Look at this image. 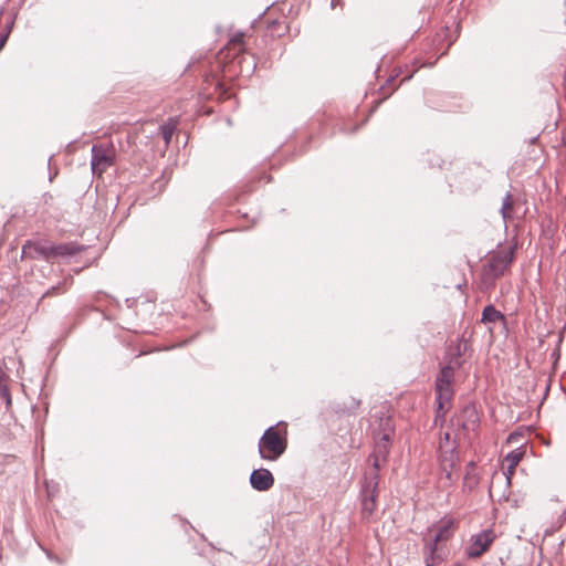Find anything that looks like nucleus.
<instances>
[{"label": "nucleus", "mask_w": 566, "mask_h": 566, "mask_svg": "<svg viewBox=\"0 0 566 566\" xmlns=\"http://www.w3.org/2000/svg\"><path fill=\"white\" fill-rule=\"evenodd\" d=\"M245 52L244 33H235L221 49L205 76L201 94L208 99L226 101L232 93L231 82L241 74V55Z\"/></svg>", "instance_id": "1"}, {"label": "nucleus", "mask_w": 566, "mask_h": 566, "mask_svg": "<svg viewBox=\"0 0 566 566\" xmlns=\"http://www.w3.org/2000/svg\"><path fill=\"white\" fill-rule=\"evenodd\" d=\"M515 249V244L500 247L485 256L481 273V283L484 289L494 286L495 281L507 271L514 260Z\"/></svg>", "instance_id": "2"}, {"label": "nucleus", "mask_w": 566, "mask_h": 566, "mask_svg": "<svg viewBox=\"0 0 566 566\" xmlns=\"http://www.w3.org/2000/svg\"><path fill=\"white\" fill-rule=\"evenodd\" d=\"M527 433V429L521 428L512 432L506 439V444H516V447L502 459L501 464L502 471L509 484H511L512 478L515 474L516 467L526 455L528 443Z\"/></svg>", "instance_id": "3"}, {"label": "nucleus", "mask_w": 566, "mask_h": 566, "mask_svg": "<svg viewBox=\"0 0 566 566\" xmlns=\"http://www.w3.org/2000/svg\"><path fill=\"white\" fill-rule=\"evenodd\" d=\"M287 448L286 426L276 424L265 430L259 441L260 457L268 461L277 460Z\"/></svg>", "instance_id": "4"}, {"label": "nucleus", "mask_w": 566, "mask_h": 566, "mask_svg": "<svg viewBox=\"0 0 566 566\" xmlns=\"http://www.w3.org/2000/svg\"><path fill=\"white\" fill-rule=\"evenodd\" d=\"M453 377L454 367L452 365L443 367L437 377L436 395L438 406L436 421H438L440 418H443L451 407L453 399Z\"/></svg>", "instance_id": "5"}, {"label": "nucleus", "mask_w": 566, "mask_h": 566, "mask_svg": "<svg viewBox=\"0 0 566 566\" xmlns=\"http://www.w3.org/2000/svg\"><path fill=\"white\" fill-rule=\"evenodd\" d=\"M379 427L380 431L375 437V451L373 454V465L377 470L380 468V464L387 460L395 432L390 417L381 418Z\"/></svg>", "instance_id": "6"}, {"label": "nucleus", "mask_w": 566, "mask_h": 566, "mask_svg": "<svg viewBox=\"0 0 566 566\" xmlns=\"http://www.w3.org/2000/svg\"><path fill=\"white\" fill-rule=\"evenodd\" d=\"M458 522L452 518L444 516L436 525L429 530V538L426 542V548H428L433 556L439 546L447 543L458 530Z\"/></svg>", "instance_id": "7"}, {"label": "nucleus", "mask_w": 566, "mask_h": 566, "mask_svg": "<svg viewBox=\"0 0 566 566\" xmlns=\"http://www.w3.org/2000/svg\"><path fill=\"white\" fill-rule=\"evenodd\" d=\"M116 150L113 144H96L92 147V171L101 177L111 166L114 165Z\"/></svg>", "instance_id": "8"}, {"label": "nucleus", "mask_w": 566, "mask_h": 566, "mask_svg": "<svg viewBox=\"0 0 566 566\" xmlns=\"http://www.w3.org/2000/svg\"><path fill=\"white\" fill-rule=\"evenodd\" d=\"M496 534L493 528L484 530L471 536L470 542L465 548V554L469 558H479L489 552Z\"/></svg>", "instance_id": "9"}, {"label": "nucleus", "mask_w": 566, "mask_h": 566, "mask_svg": "<svg viewBox=\"0 0 566 566\" xmlns=\"http://www.w3.org/2000/svg\"><path fill=\"white\" fill-rule=\"evenodd\" d=\"M22 258L30 260L43 259L52 262V243L29 240L22 245Z\"/></svg>", "instance_id": "10"}, {"label": "nucleus", "mask_w": 566, "mask_h": 566, "mask_svg": "<svg viewBox=\"0 0 566 566\" xmlns=\"http://www.w3.org/2000/svg\"><path fill=\"white\" fill-rule=\"evenodd\" d=\"M465 437L464 432H457L452 434L451 432L447 431L443 433V436L440 438L439 448L441 458H444V455L452 457L458 455L457 448L459 441Z\"/></svg>", "instance_id": "11"}, {"label": "nucleus", "mask_w": 566, "mask_h": 566, "mask_svg": "<svg viewBox=\"0 0 566 566\" xmlns=\"http://www.w3.org/2000/svg\"><path fill=\"white\" fill-rule=\"evenodd\" d=\"M250 483L256 491H268L274 484V478L272 473L266 469H258L251 473Z\"/></svg>", "instance_id": "12"}, {"label": "nucleus", "mask_w": 566, "mask_h": 566, "mask_svg": "<svg viewBox=\"0 0 566 566\" xmlns=\"http://www.w3.org/2000/svg\"><path fill=\"white\" fill-rule=\"evenodd\" d=\"M459 464V455H452L448 457L444 455V458H441V471L442 476L441 480H446L444 485L450 486L452 485L457 480V467Z\"/></svg>", "instance_id": "13"}, {"label": "nucleus", "mask_w": 566, "mask_h": 566, "mask_svg": "<svg viewBox=\"0 0 566 566\" xmlns=\"http://www.w3.org/2000/svg\"><path fill=\"white\" fill-rule=\"evenodd\" d=\"M82 251V248L73 242L66 243H52V262L59 259H64L69 256H73Z\"/></svg>", "instance_id": "14"}, {"label": "nucleus", "mask_w": 566, "mask_h": 566, "mask_svg": "<svg viewBox=\"0 0 566 566\" xmlns=\"http://www.w3.org/2000/svg\"><path fill=\"white\" fill-rule=\"evenodd\" d=\"M481 322L483 324H496L500 323L503 326L506 324L505 316L497 311L493 305H488L484 307L482 312V318Z\"/></svg>", "instance_id": "15"}, {"label": "nucleus", "mask_w": 566, "mask_h": 566, "mask_svg": "<svg viewBox=\"0 0 566 566\" xmlns=\"http://www.w3.org/2000/svg\"><path fill=\"white\" fill-rule=\"evenodd\" d=\"M271 14H272V12H269L264 19V22L268 25V30H269L270 34L272 36L283 35L287 30L285 19L282 18L281 20H277V19L272 20Z\"/></svg>", "instance_id": "16"}, {"label": "nucleus", "mask_w": 566, "mask_h": 566, "mask_svg": "<svg viewBox=\"0 0 566 566\" xmlns=\"http://www.w3.org/2000/svg\"><path fill=\"white\" fill-rule=\"evenodd\" d=\"M513 211H514V201H513L512 196L509 193V195H506V197L504 198V200H503V205H502V209H501V212H502L503 219H504V220L512 219V217H513Z\"/></svg>", "instance_id": "17"}, {"label": "nucleus", "mask_w": 566, "mask_h": 566, "mask_svg": "<svg viewBox=\"0 0 566 566\" xmlns=\"http://www.w3.org/2000/svg\"><path fill=\"white\" fill-rule=\"evenodd\" d=\"M175 129H176V122L172 119H169L168 123L164 124L160 127V134H161L166 145H168L170 143V139L175 133Z\"/></svg>", "instance_id": "18"}, {"label": "nucleus", "mask_w": 566, "mask_h": 566, "mask_svg": "<svg viewBox=\"0 0 566 566\" xmlns=\"http://www.w3.org/2000/svg\"><path fill=\"white\" fill-rule=\"evenodd\" d=\"M376 509L375 495H371L369 499L365 497L363 501V515L370 516Z\"/></svg>", "instance_id": "19"}, {"label": "nucleus", "mask_w": 566, "mask_h": 566, "mask_svg": "<svg viewBox=\"0 0 566 566\" xmlns=\"http://www.w3.org/2000/svg\"><path fill=\"white\" fill-rule=\"evenodd\" d=\"M66 291V287H60V286H54L52 287L51 291H49L46 293V295H55V294H62Z\"/></svg>", "instance_id": "20"}, {"label": "nucleus", "mask_w": 566, "mask_h": 566, "mask_svg": "<svg viewBox=\"0 0 566 566\" xmlns=\"http://www.w3.org/2000/svg\"><path fill=\"white\" fill-rule=\"evenodd\" d=\"M463 413L469 415L470 417H476L475 411L473 409H465Z\"/></svg>", "instance_id": "21"}, {"label": "nucleus", "mask_w": 566, "mask_h": 566, "mask_svg": "<svg viewBox=\"0 0 566 566\" xmlns=\"http://www.w3.org/2000/svg\"><path fill=\"white\" fill-rule=\"evenodd\" d=\"M461 426H462V431L468 430V426H467V424H464V423H463V424H461Z\"/></svg>", "instance_id": "22"}]
</instances>
